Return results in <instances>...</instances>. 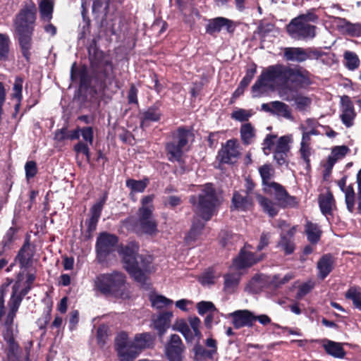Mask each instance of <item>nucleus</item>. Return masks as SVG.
<instances>
[{"label":"nucleus","instance_id":"f257e3e1","mask_svg":"<svg viewBox=\"0 0 361 361\" xmlns=\"http://www.w3.org/2000/svg\"><path fill=\"white\" fill-rule=\"evenodd\" d=\"M88 51L90 74H88L85 66L80 68L78 92H86L90 89L94 94H104L115 78L113 61L97 47L92 51L90 49Z\"/></svg>","mask_w":361,"mask_h":361},{"label":"nucleus","instance_id":"f03ea898","mask_svg":"<svg viewBox=\"0 0 361 361\" xmlns=\"http://www.w3.org/2000/svg\"><path fill=\"white\" fill-rule=\"evenodd\" d=\"M37 6L30 0L25 2L13 20V25L20 51L27 63H30L32 55V36L37 18Z\"/></svg>","mask_w":361,"mask_h":361},{"label":"nucleus","instance_id":"7ed1b4c3","mask_svg":"<svg viewBox=\"0 0 361 361\" xmlns=\"http://www.w3.org/2000/svg\"><path fill=\"white\" fill-rule=\"evenodd\" d=\"M138 251L139 245L135 241L121 245L118 250L126 271L135 281L145 285L147 279L145 272L149 268L151 260L149 257L139 255Z\"/></svg>","mask_w":361,"mask_h":361},{"label":"nucleus","instance_id":"20e7f679","mask_svg":"<svg viewBox=\"0 0 361 361\" xmlns=\"http://www.w3.org/2000/svg\"><path fill=\"white\" fill-rule=\"evenodd\" d=\"M154 337L149 332L135 334L133 341H129L125 331L115 338V350L120 361H134L140 353L154 345Z\"/></svg>","mask_w":361,"mask_h":361},{"label":"nucleus","instance_id":"39448f33","mask_svg":"<svg viewBox=\"0 0 361 361\" xmlns=\"http://www.w3.org/2000/svg\"><path fill=\"white\" fill-rule=\"evenodd\" d=\"M94 289L106 297L121 300L130 298L126 276L118 271L98 274L94 280Z\"/></svg>","mask_w":361,"mask_h":361},{"label":"nucleus","instance_id":"423d86ee","mask_svg":"<svg viewBox=\"0 0 361 361\" xmlns=\"http://www.w3.org/2000/svg\"><path fill=\"white\" fill-rule=\"evenodd\" d=\"M189 202L192 204L193 212L204 221H209L214 216L219 204L216 190L212 183L202 185L201 192L197 195L190 196Z\"/></svg>","mask_w":361,"mask_h":361},{"label":"nucleus","instance_id":"0eeeda50","mask_svg":"<svg viewBox=\"0 0 361 361\" xmlns=\"http://www.w3.org/2000/svg\"><path fill=\"white\" fill-rule=\"evenodd\" d=\"M319 16L315 9L312 8L305 13H302L293 18L286 26L288 35L297 40L312 39L317 35V27L312 23H317Z\"/></svg>","mask_w":361,"mask_h":361},{"label":"nucleus","instance_id":"6e6552de","mask_svg":"<svg viewBox=\"0 0 361 361\" xmlns=\"http://www.w3.org/2000/svg\"><path fill=\"white\" fill-rule=\"evenodd\" d=\"M279 82L286 86L290 84L288 89L290 91L307 89L312 83L310 73L300 66L292 68L279 63Z\"/></svg>","mask_w":361,"mask_h":361},{"label":"nucleus","instance_id":"1a4fd4ad","mask_svg":"<svg viewBox=\"0 0 361 361\" xmlns=\"http://www.w3.org/2000/svg\"><path fill=\"white\" fill-rule=\"evenodd\" d=\"M171 137L173 140L165 145L168 160L171 162H182L184 154L183 148L188 144L189 139L194 137V133L192 129L181 126L171 132Z\"/></svg>","mask_w":361,"mask_h":361},{"label":"nucleus","instance_id":"9d476101","mask_svg":"<svg viewBox=\"0 0 361 361\" xmlns=\"http://www.w3.org/2000/svg\"><path fill=\"white\" fill-rule=\"evenodd\" d=\"M137 220L133 216H128L123 224L131 226L137 233L154 235L158 232L157 222L153 217L152 208H139Z\"/></svg>","mask_w":361,"mask_h":361},{"label":"nucleus","instance_id":"9b49d317","mask_svg":"<svg viewBox=\"0 0 361 361\" xmlns=\"http://www.w3.org/2000/svg\"><path fill=\"white\" fill-rule=\"evenodd\" d=\"M119 238L115 234L108 232L99 234L95 244L96 259L99 263L106 262L108 257L116 250Z\"/></svg>","mask_w":361,"mask_h":361},{"label":"nucleus","instance_id":"f8f14e48","mask_svg":"<svg viewBox=\"0 0 361 361\" xmlns=\"http://www.w3.org/2000/svg\"><path fill=\"white\" fill-rule=\"evenodd\" d=\"M324 53L317 48L308 47H286L284 49L283 56L286 61L302 63L306 60L319 59Z\"/></svg>","mask_w":361,"mask_h":361},{"label":"nucleus","instance_id":"ddd939ff","mask_svg":"<svg viewBox=\"0 0 361 361\" xmlns=\"http://www.w3.org/2000/svg\"><path fill=\"white\" fill-rule=\"evenodd\" d=\"M265 193L273 195L279 205L283 208L295 207L299 200L295 196L289 195L286 188L279 183L273 182L267 188H263Z\"/></svg>","mask_w":361,"mask_h":361},{"label":"nucleus","instance_id":"4468645a","mask_svg":"<svg viewBox=\"0 0 361 361\" xmlns=\"http://www.w3.org/2000/svg\"><path fill=\"white\" fill-rule=\"evenodd\" d=\"M107 198L108 193L106 192L103 196L101 197L90 208V218L85 221V224L87 226V228L84 234V239L85 240H90L92 238V233L97 229V224Z\"/></svg>","mask_w":361,"mask_h":361},{"label":"nucleus","instance_id":"2eb2a0df","mask_svg":"<svg viewBox=\"0 0 361 361\" xmlns=\"http://www.w3.org/2000/svg\"><path fill=\"white\" fill-rule=\"evenodd\" d=\"M185 345L178 334H172L165 346V353L169 361H184Z\"/></svg>","mask_w":361,"mask_h":361},{"label":"nucleus","instance_id":"dca6fc26","mask_svg":"<svg viewBox=\"0 0 361 361\" xmlns=\"http://www.w3.org/2000/svg\"><path fill=\"white\" fill-rule=\"evenodd\" d=\"M279 63L269 66L266 70L263 71L254 85L252 86V92L254 97L258 96L255 94L261 92L262 87H267L268 82L277 81L279 82Z\"/></svg>","mask_w":361,"mask_h":361},{"label":"nucleus","instance_id":"f3484780","mask_svg":"<svg viewBox=\"0 0 361 361\" xmlns=\"http://www.w3.org/2000/svg\"><path fill=\"white\" fill-rule=\"evenodd\" d=\"M239 147L237 140L231 139L227 140L219 150L217 159L221 164L233 163V159H238L240 155Z\"/></svg>","mask_w":361,"mask_h":361},{"label":"nucleus","instance_id":"a211bd4d","mask_svg":"<svg viewBox=\"0 0 361 361\" xmlns=\"http://www.w3.org/2000/svg\"><path fill=\"white\" fill-rule=\"evenodd\" d=\"M34 255L35 251L30 248V235H27L15 257V262L18 263L21 269L26 270L32 266Z\"/></svg>","mask_w":361,"mask_h":361},{"label":"nucleus","instance_id":"6ab92c4d","mask_svg":"<svg viewBox=\"0 0 361 361\" xmlns=\"http://www.w3.org/2000/svg\"><path fill=\"white\" fill-rule=\"evenodd\" d=\"M161 106V102L159 100L156 101L152 105L140 114V128L145 129L149 127L152 123L160 121L162 117Z\"/></svg>","mask_w":361,"mask_h":361},{"label":"nucleus","instance_id":"aec40b11","mask_svg":"<svg viewBox=\"0 0 361 361\" xmlns=\"http://www.w3.org/2000/svg\"><path fill=\"white\" fill-rule=\"evenodd\" d=\"M235 329L245 326L252 327L255 322V314L248 310H235L228 314Z\"/></svg>","mask_w":361,"mask_h":361},{"label":"nucleus","instance_id":"412c9836","mask_svg":"<svg viewBox=\"0 0 361 361\" xmlns=\"http://www.w3.org/2000/svg\"><path fill=\"white\" fill-rule=\"evenodd\" d=\"M341 114L340 116L343 124L350 128L354 124V120L356 117L354 104L351 99L348 95H343L341 97Z\"/></svg>","mask_w":361,"mask_h":361},{"label":"nucleus","instance_id":"4be33fe9","mask_svg":"<svg viewBox=\"0 0 361 361\" xmlns=\"http://www.w3.org/2000/svg\"><path fill=\"white\" fill-rule=\"evenodd\" d=\"M297 232V226H292L286 233L282 232L280 234L277 247L284 253L285 255H292L295 250L294 236Z\"/></svg>","mask_w":361,"mask_h":361},{"label":"nucleus","instance_id":"5701e85b","mask_svg":"<svg viewBox=\"0 0 361 361\" xmlns=\"http://www.w3.org/2000/svg\"><path fill=\"white\" fill-rule=\"evenodd\" d=\"M254 205L253 199L251 195L240 191L235 190L231 199V210L246 212L250 210Z\"/></svg>","mask_w":361,"mask_h":361},{"label":"nucleus","instance_id":"b1692460","mask_svg":"<svg viewBox=\"0 0 361 361\" xmlns=\"http://www.w3.org/2000/svg\"><path fill=\"white\" fill-rule=\"evenodd\" d=\"M224 27L228 32H233L234 30L232 20L224 17H216L209 20L206 25V32L214 36L216 33L221 32Z\"/></svg>","mask_w":361,"mask_h":361},{"label":"nucleus","instance_id":"393cba45","mask_svg":"<svg viewBox=\"0 0 361 361\" xmlns=\"http://www.w3.org/2000/svg\"><path fill=\"white\" fill-rule=\"evenodd\" d=\"M173 314L171 311H165L159 313L157 317L153 316V327L157 331L159 337L161 338L170 327L171 320Z\"/></svg>","mask_w":361,"mask_h":361},{"label":"nucleus","instance_id":"a878e982","mask_svg":"<svg viewBox=\"0 0 361 361\" xmlns=\"http://www.w3.org/2000/svg\"><path fill=\"white\" fill-rule=\"evenodd\" d=\"M262 256L257 257L255 253L241 250L238 256L234 259L233 265L238 269L249 268L262 260Z\"/></svg>","mask_w":361,"mask_h":361},{"label":"nucleus","instance_id":"bb28decb","mask_svg":"<svg viewBox=\"0 0 361 361\" xmlns=\"http://www.w3.org/2000/svg\"><path fill=\"white\" fill-rule=\"evenodd\" d=\"M338 29L351 37H361V23H351L344 18H338Z\"/></svg>","mask_w":361,"mask_h":361},{"label":"nucleus","instance_id":"cd10ccee","mask_svg":"<svg viewBox=\"0 0 361 361\" xmlns=\"http://www.w3.org/2000/svg\"><path fill=\"white\" fill-rule=\"evenodd\" d=\"M318 203L321 212L324 216L332 215L333 209L336 207V200L332 192L328 189L325 194H320Z\"/></svg>","mask_w":361,"mask_h":361},{"label":"nucleus","instance_id":"c85d7f7f","mask_svg":"<svg viewBox=\"0 0 361 361\" xmlns=\"http://www.w3.org/2000/svg\"><path fill=\"white\" fill-rule=\"evenodd\" d=\"M334 257L330 254L323 255L317 262L319 279L324 280L334 269Z\"/></svg>","mask_w":361,"mask_h":361},{"label":"nucleus","instance_id":"c756f323","mask_svg":"<svg viewBox=\"0 0 361 361\" xmlns=\"http://www.w3.org/2000/svg\"><path fill=\"white\" fill-rule=\"evenodd\" d=\"M205 227V221L199 219L192 221V226L185 237V241L187 244L195 242L202 233Z\"/></svg>","mask_w":361,"mask_h":361},{"label":"nucleus","instance_id":"7c9ffc66","mask_svg":"<svg viewBox=\"0 0 361 361\" xmlns=\"http://www.w3.org/2000/svg\"><path fill=\"white\" fill-rule=\"evenodd\" d=\"M305 233L308 241L312 244H317L321 238L322 231L317 224L307 221L305 225Z\"/></svg>","mask_w":361,"mask_h":361},{"label":"nucleus","instance_id":"2f4dec72","mask_svg":"<svg viewBox=\"0 0 361 361\" xmlns=\"http://www.w3.org/2000/svg\"><path fill=\"white\" fill-rule=\"evenodd\" d=\"M20 230V228L17 226L10 227L3 236L0 245L2 250L6 251L10 250L12 247L14 242L17 240V234Z\"/></svg>","mask_w":361,"mask_h":361},{"label":"nucleus","instance_id":"473e14b6","mask_svg":"<svg viewBox=\"0 0 361 361\" xmlns=\"http://www.w3.org/2000/svg\"><path fill=\"white\" fill-rule=\"evenodd\" d=\"M54 1L52 0H42L39 4V11L41 20L49 23L53 18Z\"/></svg>","mask_w":361,"mask_h":361},{"label":"nucleus","instance_id":"72a5a7b5","mask_svg":"<svg viewBox=\"0 0 361 361\" xmlns=\"http://www.w3.org/2000/svg\"><path fill=\"white\" fill-rule=\"evenodd\" d=\"M284 99L289 102L294 101L296 109L300 111H305L312 104V99L310 97L301 94L287 95Z\"/></svg>","mask_w":361,"mask_h":361},{"label":"nucleus","instance_id":"f704fd0d","mask_svg":"<svg viewBox=\"0 0 361 361\" xmlns=\"http://www.w3.org/2000/svg\"><path fill=\"white\" fill-rule=\"evenodd\" d=\"M326 353L336 358H343L346 354L344 348L340 343L328 340L324 344Z\"/></svg>","mask_w":361,"mask_h":361},{"label":"nucleus","instance_id":"c9c22d12","mask_svg":"<svg viewBox=\"0 0 361 361\" xmlns=\"http://www.w3.org/2000/svg\"><path fill=\"white\" fill-rule=\"evenodd\" d=\"M345 298L353 302L354 308L361 311V288L359 286H350L345 293Z\"/></svg>","mask_w":361,"mask_h":361},{"label":"nucleus","instance_id":"e433bc0d","mask_svg":"<svg viewBox=\"0 0 361 361\" xmlns=\"http://www.w3.org/2000/svg\"><path fill=\"white\" fill-rule=\"evenodd\" d=\"M149 184L147 178L142 180H135L129 178L126 180V186L130 189V195H133L135 192H143Z\"/></svg>","mask_w":361,"mask_h":361},{"label":"nucleus","instance_id":"4c0bfd02","mask_svg":"<svg viewBox=\"0 0 361 361\" xmlns=\"http://www.w3.org/2000/svg\"><path fill=\"white\" fill-rule=\"evenodd\" d=\"M240 138L245 145H249L252 142V139L255 137V132L250 123L243 124L240 129Z\"/></svg>","mask_w":361,"mask_h":361},{"label":"nucleus","instance_id":"58836bf2","mask_svg":"<svg viewBox=\"0 0 361 361\" xmlns=\"http://www.w3.org/2000/svg\"><path fill=\"white\" fill-rule=\"evenodd\" d=\"M259 173L262 178V185L263 188H267L271 183V178L274 177V171L271 164H265L259 168Z\"/></svg>","mask_w":361,"mask_h":361},{"label":"nucleus","instance_id":"ea45409f","mask_svg":"<svg viewBox=\"0 0 361 361\" xmlns=\"http://www.w3.org/2000/svg\"><path fill=\"white\" fill-rule=\"evenodd\" d=\"M11 39L7 34L0 33V61H6L9 59Z\"/></svg>","mask_w":361,"mask_h":361},{"label":"nucleus","instance_id":"a19ab883","mask_svg":"<svg viewBox=\"0 0 361 361\" xmlns=\"http://www.w3.org/2000/svg\"><path fill=\"white\" fill-rule=\"evenodd\" d=\"M258 200L264 212L271 217H274L278 214L279 209L273 201L262 195H259Z\"/></svg>","mask_w":361,"mask_h":361},{"label":"nucleus","instance_id":"79ce46f5","mask_svg":"<svg viewBox=\"0 0 361 361\" xmlns=\"http://www.w3.org/2000/svg\"><path fill=\"white\" fill-rule=\"evenodd\" d=\"M149 300L151 302L152 307L157 310L167 307L172 305L173 303L172 300L167 298L162 295H151L149 296Z\"/></svg>","mask_w":361,"mask_h":361},{"label":"nucleus","instance_id":"37998d69","mask_svg":"<svg viewBox=\"0 0 361 361\" xmlns=\"http://www.w3.org/2000/svg\"><path fill=\"white\" fill-rule=\"evenodd\" d=\"M345 66L350 71H354L360 66V61L356 53L350 51H345L343 54Z\"/></svg>","mask_w":361,"mask_h":361},{"label":"nucleus","instance_id":"c03bdc74","mask_svg":"<svg viewBox=\"0 0 361 361\" xmlns=\"http://www.w3.org/2000/svg\"><path fill=\"white\" fill-rule=\"evenodd\" d=\"M271 105L273 114L282 116L286 118H292L291 111L288 104L280 101H274L271 102Z\"/></svg>","mask_w":361,"mask_h":361},{"label":"nucleus","instance_id":"a18cd8bd","mask_svg":"<svg viewBox=\"0 0 361 361\" xmlns=\"http://www.w3.org/2000/svg\"><path fill=\"white\" fill-rule=\"evenodd\" d=\"M239 239V236L236 234L228 231H221L219 234V243L224 247H228Z\"/></svg>","mask_w":361,"mask_h":361},{"label":"nucleus","instance_id":"49530a36","mask_svg":"<svg viewBox=\"0 0 361 361\" xmlns=\"http://www.w3.org/2000/svg\"><path fill=\"white\" fill-rule=\"evenodd\" d=\"M51 311H52V302H50L44 310L41 317L37 320V324L40 330H43L44 332L47 329V326L49 323L51 319Z\"/></svg>","mask_w":361,"mask_h":361},{"label":"nucleus","instance_id":"de8ad7c7","mask_svg":"<svg viewBox=\"0 0 361 361\" xmlns=\"http://www.w3.org/2000/svg\"><path fill=\"white\" fill-rule=\"evenodd\" d=\"M224 289L226 292H232L239 283L240 278L235 274H226L224 276Z\"/></svg>","mask_w":361,"mask_h":361},{"label":"nucleus","instance_id":"09e8293b","mask_svg":"<svg viewBox=\"0 0 361 361\" xmlns=\"http://www.w3.org/2000/svg\"><path fill=\"white\" fill-rule=\"evenodd\" d=\"M109 337V328L106 325H100L97 329V343L100 348H103Z\"/></svg>","mask_w":361,"mask_h":361},{"label":"nucleus","instance_id":"8fccbe9b","mask_svg":"<svg viewBox=\"0 0 361 361\" xmlns=\"http://www.w3.org/2000/svg\"><path fill=\"white\" fill-rule=\"evenodd\" d=\"M23 78L20 76H17L15 78L13 86V93L11 94L12 99H15L19 101L23 100Z\"/></svg>","mask_w":361,"mask_h":361},{"label":"nucleus","instance_id":"3c124183","mask_svg":"<svg viewBox=\"0 0 361 361\" xmlns=\"http://www.w3.org/2000/svg\"><path fill=\"white\" fill-rule=\"evenodd\" d=\"M197 312L200 315H204L207 313H212L217 310L215 305L210 301H201L197 303Z\"/></svg>","mask_w":361,"mask_h":361},{"label":"nucleus","instance_id":"603ef678","mask_svg":"<svg viewBox=\"0 0 361 361\" xmlns=\"http://www.w3.org/2000/svg\"><path fill=\"white\" fill-rule=\"evenodd\" d=\"M80 135L82 137L83 142L92 145L94 140V128L92 126L80 127Z\"/></svg>","mask_w":361,"mask_h":361},{"label":"nucleus","instance_id":"864d4df0","mask_svg":"<svg viewBox=\"0 0 361 361\" xmlns=\"http://www.w3.org/2000/svg\"><path fill=\"white\" fill-rule=\"evenodd\" d=\"M251 116L252 114L249 111H247L244 109H238L235 111H233L231 114L232 119L240 122L247 121Z\"/></svg>","mask_w":361,"mask_h":361},{"label":"nucleus","instance_id":"5fc2aeb1","mask_svg":"<svg viewBox=\"0 0 361 361\" xmlns=\"http://www.w3.org/2000/svg\"><path fill=\"white\" fill-rule=\"evenodd\" d=\"M257 73V66L256 64L253 63L252 66L247 68L245 75L240 82V83L242 85V86H244L247 88V87L250 85L252 80L255 77V75Z\"/></svg>","mask_w":361,"mask_h":361},{"label":"nucleus","instance_id":"6e6d98bb","mask_svg":"<svg viewBox=\"0 0 361 361\" xmlns=\"http://www.w3.org/2000/svg\"><path fill=\"white\" fill-rule=\"evenodd\" d=\"M276 137L277 136L276 135L267 134L266 137L264 138L262 143V149L266 155H268L271 153V151L275 145V140Z\"/></svg>","mask_w":361,"mask_h":361},{"label":"nucleus","instance_id":"4d7b16f0","mask_svg":"<svg viewBox=\"0 0 361 361\" xmlns=\"http://www.w3.org/2000/svg\"><path fill=\"white\" fill-rule=\"evenodd\" d=\"M290 141V138L288 135L280 137L276 142L274 150L288 152L290 150V146L288 145Z\"/></svg>","mask_w":361,"mask_h":361},{"label":"nucleus","instance_id":"13d9d810","mask_svg":"<svg viewBox=\"0 0 361 361\" xmlns=\"http://www.w3.org/2000/svg\"><path fill=\"white\" fill-rule=\"evenodd\" d=\"M293 277L291 274H287L283 278H280L279 275H274L271 281V284L276 288H279L282 285L287 283Z\"/></svg>","mask_w":361,"mask_h":361},{"label":"nucleus","instance_id":"bf43d9fd","mask_svg":"<svg viewBox=\"0 0 361 361\" xmlns=\"http://www.w3.org/2000/svg\"><path fill=\"white\" fill-rule=\"evenodd\" d=\"M25 171L27 179L34 178L38 171L37 163L35 161H27L25 165Z\"/></svg>","mask_w":361,"mask_h":361},{"label":"nucleus","instance_id":"052dcab7","mask_svg":"<svg viewBox=\"0 0 361 361\" xmlns=\"http://www.w3.org/2000/svg\"><path fill=\"white\" fill-rule=\"evenodd\" d=\"M214 271L213 269H208L206 271H204L200 279V281L202 285H209L214 283Z\"/></svg>","mask_w":361,"mask_h":361},{"label":"nucleus","instance_id":"680f3d73","mask_svg":"<svg viewBox=\"0 0 361 361\" xmlns=\"http://www.w3.org/2000/svg\"><path fill=\"white\" fill-rule=\"evenodd\" d=\"M73 151L77 154H82L86 157L90 156V149L87 143L79 141L73 146Z\"/></svg>","mask_w":361,"mask_h":361},{"label":"nucleus","instance_id":"e2e57ef3","mask_svg":"<svg viewBox=\"0 0 361 361\" xmlns=\"http://www.w3.org/2000/svg\"><path fill=\"white\" fill-rule=\"evenodd\" d=\"M300 152L301 155V158L304 160L306 164V169H310L311 167L310 165V145H300Z\"/></svg>","mask_w":361,"mask_h":361},{"label":"nucleus","instance_id":"0e129e2a","mask_svg":"<svg viewBox=\"0 0 361 361\" xmlns=\"http://www.w3.org/2000/svg\"><path fill=\"white\" fill-rule=\"evenodd\" d=\"M23 298L18 295H11V298L8 302L9 311L18 312V310L21 304Z\"/></svg>","mask_w":361,"mask_h":361},{"label":"nucleus","instance_id":"69168bd1","mask_svg":"<svg viewBox=\"0 0 361 361\" xmlns=\"http://www.w3.org/2000/svg\"><path fill=\"white\" fill-rule=\"evenodd\" d=\"M349 148L345 145L336 146L332 149V157L338 159L344 157L349 152Z\"/></svg>","mask_w":361,"mask_h":361},{"label":"nucleus","instance_id":"338daca9","mask_svg":"<svg viewBox=\"0 0 361 361\" xmlns=\"http://www.w3.org/2000/svg\"><path fill=\"white\" fill-rule=\"evenodd\" d=\"M313 288V286L309 283H304L300 285L298 288V290L296 293L295 298L298 300L302 299L304 296L308 294L312 289Z\"/></svg>","mask_w":361,"mask_h":361},{"label":"nucleus","instance_id":"774afa93","mask_svg":"<svg viewBox=\"0 0 361 361\" xmlns=\"http://www.w3.org/2000/svg\"><path fill=\"white\" fill-rule=\"evenodd\" d=\"M189 322L191 328L194 331V336L200 338L202 336V333L199 329L200 325L201 324L200 318L196 316L190 317Z\"/></svg>","mask_w":361,"mask_h":361}]
</instances>
